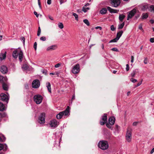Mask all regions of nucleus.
<instances>
[{
    "label": "nucleus",
    "mask_w": 154,
    "mask_h": 154,
    "mask_svg": "<svg viewBox=\"0 0 154 154\" xmlns=\"http://www.w3.org/2000/svg\"><path fill=\"white\" fill-rule=\"evenodd\" d=\"M131 62L132 63H133L134 62V57L133 56H131Z\"/></svg>",
    "instance_id": "obj_52"
},
{
    "label": "nucleus",
    "mask_w": 154,
    "mask_h": 154,
    "mask_svg": "<svg viewBox=\"0 0 154 154\" xmlns=\"http://www.w3.org/2000/svg\"><path fill=\"white\" fill-rule=\"evenodd\" d=\"M106 127L109 128V129H111L112 130V129L111 128V126L112 125H110L109 123H107L106 124Z\"/></svg>",
    "instance_id": "obj_37"
},
{
    "label": "nucleus",
    "mask_w": 154,
    "mask_h": 154,
    "mask_svg": "<svg viewBox=\"0 0 154 154\" xmlns=\"http://www.w3.org/2000/svg\"><path fill=\"white\" fill-rule=\"evenodd\" d=\"M149 8L151 11L154 13V5H151L149 6Z\"/></svg>",
    "instance_id": "obj_33"
},
{
    "label": "nucleus",
    "mask_w": 154,
    "mask_h": 154,
    "mask_svg": "<svg viewBox=\"0 0 154 154\" xmlns=\"http://www.w3.org/2000/svg\"><path fill=\"white\" fill-rule=\"evenodd\" d=\"M71 72L74 74L79 73L80 72V66L79 64H76L73 66L72 67Z\"/></svg>",
    "instance_id": "obj_7"
},
{
    "label": "nucleus",
    "mask_w": 154,
    "mask_h": 154,
    "mask_svg": "<svg viewBox=\"0 0 154 154\" xmlns=\"http://www.w3.org/2000/svg\"><path fill=\"white\" fill-rule=\"evenodd\" d=\"M61 65V64L60 63H57L54 66V67L55 68H58Z\"/></svg>",
    "instance_id": "obj_43"
},
{
    "label": "nucleus",
    "mask_w": 154,
    "mask_h": 154,
    "mask_svg": "<svg viewBox=\"0 0 154 154\" xmlns=\"http://www.w3.org/2000/svg\"><path fill=\"white\" fill-rule=\"evenodd\" d=\"M57 48V46L56 45H54L49 47H48L46 49L47 51H51L56 50Z\"/></svg>",
    "instance_id": "obj_16"
},
{
    "label": "nucleus",
    "mask_w": 154,
    "mask_h": 154,
    "mask_svg": "<svg viewBox=\"0 0 154 154\" xmlns=\"http://www.w3.org/2000/svg\"><path fill=\"white\" fill-rule=\"evenodd\" d=\"M126 70L127 71H128L129 69V65L128 64H126Z\"/></svg>",
    "instance_id": "obj_45"
},
{
    "label": "nucleus",
    "mask_w": 154,
    "mask_h": 154,
    "mask_svg": "<svg viewBox=\"0 0 154 154\" xmlns=\"http://www.w3.org/2000/svg\"><path fill=\"white\" fill-rule=\"evenodd\" d=\"M95 29H99L100 30H101L102 29V27L100 26H98L96 27H95Z\"/></svg>",
    "instance_id": "obj_56"
},
{
    "label": "nucleus",
    "mask_w": 154,
    "mask_h": 154,
    "mask_svg": "<svg viewBox=\"0 0 154 154\" xmlns=\"http://www.w3.org/2000/svg\"><path fill=\"white\" fill-rule=\"evenodd\" d=\"M6 52L5 51L4 53H1L0 55V60H2L5 59L6 57Z\"/></svg>",
    "instance_id": "obj_21"
},
{
    "label": "nucleus",
    "mask_w": 154,
    "mask_h": 154,
    "mask_svg": "<svg viewBox=\"0 0 154 154\" xmlns=\"http://www.w3.org/2000/svg\"><path fill=\"white\" fill-rule=\"evenodd\" d=\"M154 152V148H153L151 150L150 152L151 153H153Z\"/></svg>",
    "instance_id": "obj_63"
},
{
    "label": "nucleus",
    "mask_w": 154,
    "mask_h": 154,
    "mask_svg": "<svg viewBox=\"0 0 154 154\" xmlns=\"http://www.w3.org/2000/svg\"><path fill=\"white\" fill-rule=\"evenodd\" d=\"M110 4L112 7L115 8L118 7L121 3L120 0H110Z\"/></svg>",
    "instance_id": "obj_9"
},
{
    "label": "nucleus",
    "mask_w": 154,
    "mask_h": 154,
    "mask_svg": "<svg viewBox=\"0 0 154 154\" xmlns=\"http://www.w3.org/2000/svg\"><path fill=\"white\" fill-rule=\"evenodd\" d=\"M43 99L42 96L39 94L35 95L33 97L34 100L37 104H39L41 103Z\"/></svg>",
    "instance_id": "obj_4"
},
{
    "label": "nucleus",
    "mask_w": 154,
    "mask_h": 154,
    "mask_svg": "<svg viewBox=\"0 0 154 154\" xmlns=\"http://www.w3.org/2000/svg\"><path fill=\"white\" fill-rule=\"evenodd\" d=\"M136 69L133 70L131 74V77H134L136 73Z\"/></svg>",
    "instance_id": "obj_29"
},
{
    "label": "nucleus",
    "mask_w": 154,
    "mask_h": 154,
    "mask_svg": "<svg viewBox=\"0 0 154 154\" xmlns=\"http://www.w3.org/2000/svg\"><path fill=\"white\" fill-rule=\"evenodd\" d=\"M5 110V108L3 104L0 102V111H3Z\"/></svg>",
    "instance_id": "obj_23"
},
{
    "label": "nucleus",
    "mask_w": 154,
    "mask_h": 154,
    "mask_svg": "<svg viewBox=\"0 0 154 154\" xmlns=\"http://www.w3.org/2000/svg\"><path fill=\"white\" fill-rule=\"evenodd\" d=\"M66 0H60V4L61 5L64 2H66Z\"/></svg>",
    "instance_id": "obj_47"
},
{
    "label": "nucleus",
    "mask_w": 154,
    "mask_h": 154,
    "mask_svg": "<svg viewBox=\"0 0 154 154\" xmlns=\"http://www.w3.org/2000/svg\"><path fill=\"white\" fill-rule=\"evenodd\" d=\"M72 15L75 17V19L76 20H78V15L75 13H72Z\"/></svg>",
    "instance_id": "obj_34"
},
{
    "label": "nucleus",
    "mask_w": 154,
    "mask_h": 154,
    "mask_svg": "<svg viewBox=\"0 0 154 154\" xmlns=\"http://www.w3.org/2000/svg\"><path fill=\"white\" fill-rule=\"evenodd\" d=\"M34 15H35L36 16V17H38V14H37V12H36L34 11Z\"/></svg>",
    "instance_id": "obj_51"
},
{
    "label": "nucleus",
    "mask_w": 154,
    "mask_h": 154,
    "mask_svg": "<svg viewBox=\"0 0 154 154\" xmlns=\"http://www.w3.org/2000/svg\"><path fill=\"white\" fill-rule=\"evenodd\" d=\"M7 149L8 146L6 144L0 143V151L3 150L4 151H5L7 150Z\"/></svg>",
    "instance_id": "obj_20"
},
{
    "label": "nucleus",
    "mask_w": 154,
    "mask_h": 154,
    "mask_svg": "<svg viewBox=\"0 0 154 154\" xmlns=\"http://www.w3.org/2000/svg\"><path fill=\"white\" fill-rule=\"evenodd\" d=\"M45 113L44 112L41 113L38 118V122L40 124H44L45 123Z\"/></svg>",
    "instance_id": "obj_10"
},
{
    "label": "nucleus",
    "mask_w": 154,
    "mask_h": 154,
    "mask_svg": "<svg viewBox=\"0 0 154 154\" xmlns=\"http://www.w3.org/2000/svg\"><path fill=\"white\" fill-rule=\"evenodd\" d=\"M89 9V8H85L84 7H83L82 9V11L85 13Z\"/></svg>",
    "instance_id": "obj_32"
},
{
    "label": "nucleus",
    "mask_w": 154,
    "mask_h": 154,
    "mask_svg": "<svg viewBox=\"0 0 154 154\" xmlns=\"http://www.w3.org/2000/svg\"><path fill=\"white\" fill-rule=\"evenodd\" d=\"M123 33V31L122 30L118 32L116 34V37L115 38L111 40L109 43L116 42L120 38Z\"/></svg>",
    "instance_id": "obj_6"
},
{
    "label": "nucleus",
    "mask_w": 154,
    "mask_h": 154,
    "mask_svg": "<svg viewBox=\"0 0 154 154\" xmlns=\"http://www.w3.org/2000/svg\"><path fill=\"white\" fill-rule=\"evenodd\" d=\"M46 87H47L48 91L50 93H51V84L49 82L46 83Z\"/></svg>",
    "instance_id": "obj_24"
},
{
    "label": "nucleus",
    "mask_w": 154,
    "mask_h": 154,
    "mask_svg": "<svg viewBox=\"0 0 154 154\" xmlns=\"http://www.w3.org/2000/svg\"><path fill=\"white\" fill-rule=\"evenodd\" d=\"M107 12V9L106 8H103L100 10V12L101 14H106Z\"/></svg>",
    "instance_id": "obj_26"
},
{
    "label": "nucleus",
    "mask_w": 154,
    "mask_h": 154,
    "mask_svg": "<svg viewBox=\"0 0 154 154\" xmlns=\"http://www.w3.org/2000/svg\"><path fill=\"white\" fill-rule=\"evenodd\" d=\"M50 125L52 128H55L57 125V122L56 119L52 120L50 121Z\"/></svg>",
    "instance_id": "obj_14"
},
{
    "label": "nucleus",
    "mask_w": 154,
    "mask_h": 154,
    "mask_svg": "<svg viewBox=\"0 0 154 154\" xmlns=\"http://www.w3.org/2000/svg\"><path fill=\"white\" fill-rule=\"evenodd\" d=\"M111 50L113 51H119L118 49L116 48H113L111 49Z\"/></svg>",
    "instance_id": "obj_39"
},
{
    "label": "nucleus",
    "mask_w": 154,
    "mask_h": 154,
    "mask_svg": "<svg viewBox=\"0 0 154 154\" xmlns=\"http://www.w3.org/2000/svg\"><path fill=\"white\" fill-rule=\"evenodd\" d=\"M126 138L128 142H130L131 140V133L130 131L128 130L126 134Z\"/></svg>",
    "instance_id": "obj_13"
},
{
    "label": "nucleus",
    "mask_w": 154,
    "mask_h": 154,
    "mask_svg": "<svg viewBox=\"0 0 154 154\" xmlns=\"http://www.w3.org/2000/svg\"><path fill=\"white\" fill-rule=\"evenodd\" d=\"M69 114V107L68 106L66 110L60 112L56 116V118L58 119H61L63 116H68Z\"/></svg>",
    "instance_id": "obj_3"
},
{
    "label": "nucleus",
    "mask_w": 154,
    "mask_h": 154,
    "mask_svg": "<svg viewBox=\"0 0 154 154\" xmlns=\"http://www.w3.org/2000/svg\"><path fill=\"white\" fill-rule=\"evenodd\" d=\"M125 22H123L122 23L119 24L118 25V29H122L123 28L125 25Z\"/></svg>",
    "instance_id": "obj_28"
},
{
    "label": "nucleus",
    "mask_w": 154,
    "mask_h": 154,
    "mask_svg": "<svg viewBox=\"0 0 154 154\" xmlns=\"http://www.w3.org/2000/svg\"><path fill=\"white\" fill-rule=\"evenodd\" d=\"M130 81L134 83L137 82V80L135 79L131 78L130 79Z\"/></svg>",
    "instance_id": "obj_38"
},
{
    "label": "nucleus",
    "mask_w": 154,
    "mask_h": 154,
    "mask_svg": "<svg viewBox=\"0 0 154 154\" xmlns=\"http://www.w3.org/2000/svg\"><path fill=\"white\" fill-rule=\"evenodd\" d=\"M102 120L103 122L100 121V124L101 125H104L107 122V114L106 113H104L101 117Z\"/></svg>",
    "instance_id": "obj_12"
},
{
    "label": "nucleus",
    "mask_w": 154,
    "mask_h": 154,
    "mask_svg": "<svg viewBox=\"0 0 154 154\" xmlns=\"http://www.w3.org/2000/svg\"><path fill=\"white\" fill-rule=\"evenodd\" d=\"M98 147L103 150L107 149L109 147V144L107 141L105 140L100 141L98 144Z\"/></svg>",
    "instance_id": "obj_2"
},
{
    "label": "nucleus",
    "mask_w": 154,
    "mask_h": 154,
    "mask_svg": "<svg viewBox=\"0 0 154 154\" xmlns=\"http://www.w3.org/2000/svg\"><path fill=\"white\" fill-rule=\"evenodd\" d=\"M12 56L15 59L17 58L18 56L19 60L20 62L22 61L24 57L23 51L20 48H17L13 51Z\"/></svg>",
    "instance_id": "obj_1"
},
{
    "label": "nucleus",
    "mask_w": 154,
    "mask_h": 154,
    "mask_svg": "<svg viewBox=\"0 0 154 154\" xmlns=\"http://www.w3.org/2000/svg\"><path fill=\"white\" fill-rule=\"evenodd\" d=\"M125 17V16L123 14H120L119 16V20L122 22L123 21V19Z\"/></svg>",
    "instance_id": "obj_22"
},
{
    "label": "nucleus",
    "mask_w": 154,
    "mask_h": 154,
    "mask_svg": "<svg viewBox=\"0 0 154 154\" xmlns=\"http://www.w3.org/2000/svg\"><path fill=\"white\" fill-rule=\"evenodd\" d=\"M42 72L43 73H44L45 75H46L47 74V71L46 70H43L42 71Z\"/></svg>",
    "instance_id": "obj_57"
},
{
    "label": "nucleus",
    "mask_w": 154,
    "mask_h": 154,
    "mask_svg": "<svg viewBox=\"0 0 154 154\" xmlns=\"http://www.w3.org/2000/svg\"><path fill=\"white\" fill-rule=\"evenodd\" d=\"M0 70L3 74H5L8 71L7 67L5 65H2L1 66Z\"/></svg>",
    "instance_id": "obj_15"
},
{
    "label": "nucleus",
    "mask_w": 154,
    "mask_h": 154,
    "mask_svg": "<svg viewBox=\"0 0 154 154\" xmlns=\"http://www.w3.org/2000/svg\"><path fill=\"white\" fill-rule=\"evenodd\" d=\"M137 122H134L133 123V126H136L137 125Z\"/></svg>",
    "instance_id": "obj_60"
},
{
    "label": "nucleus",
    "mask_w": 154,
    "mask_h": 154,
    "mask_svg": "<svg viewBox=\"0 0 154 154\" xmlns=\"http://www.w3.org/2000/svg\"><path fill=\"white\" fill-rule=\"evenodd\" d=\"M58 26L60 29H62L63 28V25L62 23H59L58 24Z\"/></svg>",
    "instance_id": "obj_31"
},
{
    "label": "nucleus",
    "mask_w": 154,
    "mask_h": 154,
    "mask_svg": "<svg viewBox=\"0 0 154 154\" xmlns=\"http://www.w3.org/2000/svg\"><path fill=\"white\" fill-rule=\"evenodd\" d=\"M142 82H140L138 83L137 84V85L136 86V87H138V86H140V85H141V84L142 83Z\"/></svg>",
    "instance_id": "obj_58"
},
{
    "label": "nucleus",
    "mask_w": 154,
    "mask_h": 154,
    "mask_svg": "<svg viewBox=\"0 0 154 154\" xmlns=\"http://www.w3.org/2000/svg\"><path fill=\"white\" fill-rule=\"evenodd\" d=\"M115 118L114 116H112L110 117L108 119L109 123L110 125H113L115 122Z\"/></svg>",
    "instance_id": "obj_17"
},
{
    "label": "nucleus",
    "mask_w": 154,
    "mask_h": 154,
    "mask_svg": "<svg viewBox=\"0 0 154 154\" xmlns=\"http://www.w3.org/2000/svg\"><path fill=\"white\" fill-rule=\"evenodd\" d=\"M144 63L145 64H146L147 63L148 61H147V58H146V57L145 58L144 60Z\"/></svg>",
    "instance_id": "obj_44"
},
{
    "label": "nucleus",
    "mask_w": 154,
    "mask_h": 154,
    "mask_svg": "<svg viewBox=\"0 0 154 154\" xmlns=\"http://www.w3.org/2000/svg\"><path fill=\"white\" fill-rule=\"evenodd\" d=\"M150 42L151 43L154 42V38H151L149 40Z\"/></svg>",
    "instance_id": "obj_49"
},
{
    "label": "nucleus",
    "mask_w": 154,
    "mask_h": 154,
    "mask_svg": "<svg viewBox=\"0 0 154 154\" xmlns=\"http://www.w3.org/2000/svg\"><path fill=\"white\" fill-rule=\"evenodd\" d=\"M7 79L6 77H4L2 75H0V83L3 84L6 83L7 81Z\"/></svg>",
    "instance_id": "obj_18"
},
{
    "label": "nucleus",
    "mask_w": 154,
    "mask_h": 154,
    "mask_svg": "<svg viewBox=\"0 0 154 154\" xmlns=\"http://www.w3.org/2000/svg\"><path fill=\"white\" fill-rule=\"evenodd\" d=\"M51 0H48L47 3L48 5H50L51 4Z\"/></svg>",
    "instance_id": "obj_53"
},
{
    "label": "nucleus",
    "mask_w": 154,
    "mask_h": 154,
    "mask_svg": "<svg viewBox=\"0 0 154 154\" xmlns=\"http://www.w3.org/2000/svg\"><path fill=\"white\" fill-rule=\"evenodd\" d=\"M140 16V15L139 14H138L137 15H136L135 17V19L136 20L137 18H138Z\"/></svg>",
    "instance_id": "obj_55"
},
{
    "label": "nucleus",
    "mask_w": 154,
    "mask_h": 154,
    "mask_svg": "<svg viewBox=\"0 0 154 154\" xmlns=\"http://www.w3.org/2000/svg\"><path fill=\"white\" fill-rule=\"evenodd\" d=\"M139 29L141 30H143V29L142 28V24H140L139 26Z\"/></svg>",
    "instance_id": "obj_48"
},
{
    "label": "nucleus",
    "mask_w": 154,
    "mask_h": 154,
    "mask_svg": "<svg viewBox=\"0 0 154 154\" xmlns=\"http://www.w3.org/2000/svg\"><path fill=\"white\" fill-rule=\"evenodd\" d=\"M37 43L36 42H35L34 43L33 47L35 50H36L37 48Z\"/></svg>",
    "instance_id": "obj_42"
},
{
    "label": "nucleus",
    "mask_w": 154,
    "mask_h": 154,
    "mask_svg": "<svg viewBox=\"0 0 154 154\" xmlns=\"http://www.w3.org/2000/svg\"><path fill=\"white\" fill-rule=\"evenodd\" d=\"M110 29L112 31H114L116 29V28L114 27L113 25L111 26Z\"/></svg>",
    "instance_id": "obj_40"
},
{
    "label": "nucleus",
    "mask_w": 154,
    "mask_h": 154,
    "mask_svg": "<svg viewBox=\"0 0 154 154\" xmlns=\"http://www.w3.org/2000/svg\"><path fill=\"white\" fill-rule=\"evenodd\" d=\"M41 32V30L39 26V27H38V32H37V35L38 36H39L40 35V34Z\"/></svg>",
    "instance_id": "obj_36"
},
{
    "label": "nucleus",
    "mask_w": 154,
    "mask_h": 154,
    "mask_svg": "<svg viewBox=\"0 0 154 154\" xmlns=\"http://www.w3.org/2000/svg\"><path fill=\"white\" fill-rule=\"evenodd\" d=\"M2 88L5 91H8V86L6 83L2 84Z\"/></svg>",
    "instance_id": "obj_27"
},
{
    "label": "nucleus",
    "mask_w": 154,
    "mask_h": 154,
    "mask_svg": "<svg viewBox=\"0 0 154 154\" xmlns=\"http://www.w3.org/2000/svg\"><path fill=\"white\" fill-rule=\"evenodd\" d=\"M21 40L23 41V43L24 44L25 43V39L24 37H22L21 38Z\"/></svg>",
    "instance_id": "obj_46"
},
{
    "label": "nucleus",
    "mask_w": 154,
    "mask_h": 154,
    "mask_svg": "<svg viewBox=\"0 0 154 154\" xmlns=\"http://www.w3.org/2000/svg\"><path fill=\"white\" fill-rule=\"evenodd\" d=\"M40 82L38 79L34 80L32 83V87L34 88H37L40 86Z\"/></svg>",
    "instance_id": "obj_11"
},
{
    "label": "nucleus",
    "mask_w": 154,
    "mask_h": 154,
    "mask_svg": "<svg viewBox=\"0 0 154 154\" xmlns=\"http://www.w3.org/2000/svg\"><path fill=\"white\" fill-rule=\"evenodd\" d=\"M9 98L5 94L2 93L0 94V99L7 103H8Z\"/></svg>",
    "instance_id": "obj_8"
},
{
    "label": "nucleus",
    "mask_w": 154,
    "mask_h": 154,
    "mask_svg": "<svg viewBox=\"0 0 154 154\" xmlns=\"http://www.w3.org/2000/svg\"><path fill=\"white\" fill-rule=\"evenodd\" d=\"M75 95L74 94L72 96V100H75Z\"/></svg>",
    "instance_id": "obj_62"
},
{
    "label": "nucleus",
    "mask_w": 154,
    "mask_h": 154,
    "mask_svg": "<svg viewBox=\"0 0 154 154\" xmlns=\"http://www.w3.org/2000/svg\"><path fill=\"white\" fill-rule=\"evenodd\" d=\"M101 47L103 49H104V45L103 44L101 45Z\"/></svg>",
    "instance_id": "obj_64"
},
{
    "label": "nucleus",
    "mask_w": 154,
    "mask_h": 154,
    "mask_svg": "<svg viewBox=\"0 0 154 154\" xmlns=\"http://www.w3.org/2000/svg\"><path fill=\"white\" fill-rule=\"evenodd\" d=\"M83 22L88 26L90 25V23L88 20L87 19H85L83 20Z\"/></svg>",
    "instance_id": "obj_30"
},
{
    "label": "nucleus",
    "mask_w": 154,
    "mask_h": 154,
    "mask_svg": "<svg viewBox=\"0 0 154 154\" xmlns=\"http://www.w3.org/2000/svg\"><path fill=\"white\" fill-rule=\"evenodd\" d=\"M46 39V38L44 36H42L40 38V40L42 41H45Z\"/></svg>",
    "instance_id": "obj_41"
},
{
    "label": "nucleus",
    "mask_w": 154,
    "mask_h": 154,
    "mask_svg": "<svg viewBox=\"0 0 154 154\" xmlns=\"http://www.w3.org/2000/svg\"><path fill=\"white\" fill-rule=\"evenodd\" d=\"M148 17V14L147 13H143L141 16V18L142 19H146Z\"/></svg>",
    "instance_id": "obj_25"
},
{
    "label": "nucleus",
    "mask_w": 154,
    "mask_h": 154,
    "mask_svg": "<svg viewBox=\"0 0 154 154\" xmlns=\"http://www.w3.org/2000/svg\"><path fill=\"white\" fill-rule=\"evenodd\" d=\"M107 9L111 13H117L119 11V10L113 9L109 6L107 7Z\"/></svg>",
    "instance_id": "obj_19"
},
{
    "label": "nucleus",
    "mask_w": 154,
    "mask_h": 154,
    "mask_svg": "<svg viewBox=\"0 0 154 154\" xmlns=\"http://www.w3.org/2000/svg\"><path fill=\"white\" fill-rule=\"evenodd\" d=\"M48 17L51 20H53L54 19L53 17H51V16H48Z\"/></svg>",
    "instance_id": "obj_59"
},
{
    "label": "nucleus",
    "mask_w": 154,
    "mask_h": 154,
    "mask_svg": "<svg viewBox=\"0 0 154 154\" xmlns=\"http://www.w3.org/2000/svg\"><path fill=\"white\" fill-rule=\"evenodd\" d=\"M22 68H24L26 70L27 69V67L26 65H24L22 66Z\"/></svg>",
    "instance_id": "obj_50"
},
{
    "label": "nucleus",
    "mask_w": 154,
    "mask_h": 154,
    "mask_svg": "<svg viewBox=\"0 0 154 154\" xmlns=\"http://www.w3.org/2000/svg\"><path fill=\"white\" fill-rule=\"evenodd\" d=\"M137 12V9L135 8L133 9L132 10L128 12L127 13L128 14L127 20H128L130 19H131Z\"/></svg>",
    "instance_id": "obj_5"
},
{
    "label": "nucleus",
    "mask_w": 154,
    "mask_h": 154,
    "mask_svg": "<svg viewBox=\"0 0 154 154\" xmlns=\"http://www.w3.org/2000/svg\"><path fill=\"white\" fill-rule=\"evenodd\" d=\"M77 11L79 13L82 12V11L81 10H80V9H78L77 10Z\"/></svg>",
    "instance_id": "obj_61"
},
{
    "label": "nucleus",
    "mask_w": 154,
    "mask_h": 154,
    "mask_svg": "<svg viewBox=\"0 0 154 154\" xmlns=\"http://www.w3.org/2000/svg\"><path fill=\"white\" fill-rule=\"evenodd\" d=\"M6 140V138L4 136H3L2 138L0 137V142H3Z\"/></svg>",
    "instance_id": "obj_35"
},
{
    "label": "nucleus",
    "mask_w": 154,
    "mask_h": 154,
    "mask_svg": "<svg viewBox=\"0 0 154 154\" xmlns=\"http://www.w3.org/2000/svg\"><path fill=\"white\" fill-rule=\"evenodd\" d=\"M38 5H39V8L40 9H41L42 8H41V6L40 1H38Z\"/></svg>",
    "instance_id": "obj_54"
}]
</instances>
